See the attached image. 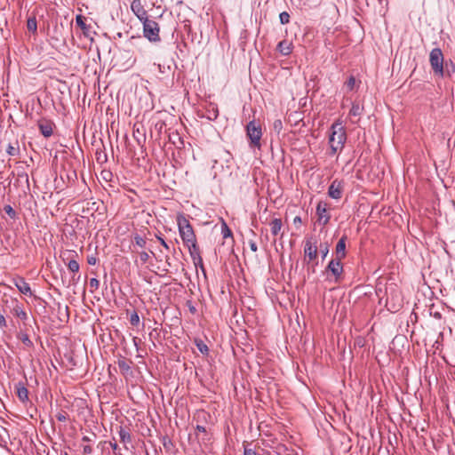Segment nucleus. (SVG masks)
<instances>
[{"label":"nucleus","instance_id":"f257e3e1","mask_svg":"<svg viewBox=\"0 0 455 455\" xmlns=\"http://www.w3.org/2000/svg\"><path fill=\"white\" fill-rule=\"evenodd\" d=\"M347 140V133L345 128L339 121L332 124L331 127V134L329 136L330 156H334L337 152L341 151Z\"/></svg>","mask_w":455,"mask_h":455},{"label":"nucleus","instance_id":"f03ea898","mask_svg":"<svg viewBox=\"0 0 455 455\" xmlns=\"http://www.w3.org/2000/svg\"><path fill=\"white\" fill-rule=\"evenodd\" d=\"M177 224L179 228L180 235L185 245L196 241V237L192 226L189 220L183 214L178 215Z\"/></svg>","mask_w":455,"mask_h":455},{"label":"nucleus","instance_id":"7ed1b4c3","mask_svg":"<svg viewBox=\"0 0 455 455\" xmlns=\"http://www.w3.org/2000/svg\"><path fill=\"white\" fill-rule=\"evenodd\" d=\"M246 135L250 140V147L251 148L260 149V139L262 137V129L260 124H257L254 120L250 121L246 124Z\"/></svg>","mask_w":455,"mask_h":455},{"label":"nucleus","instance_id":"20e7f679","mask_svg":"<svg viewBox=\"0 0 455 455\" xmlns=\"http://www.w3.org/2000/svg\"><path fill=\"white\" fill-rule=\"evenodd\" d=\"M429 62L435 75L443 77V54L440 48H434L429 54Z\"/></svg>","mask_w":455,"mask_h":455},{"label":"nucleus","instance_id":"39448f33","mask_svg":"<svg viewBox=\"0 0 455 455\" xmlns=\"http://www.w3.org/2000/svg\"><path fill=\"white\" fill-rule=\"evenodd\" d=\"M143 24V33L144 36L148 38L150 42H159L160 36L159 31L160 28L156 21L153 20H146L142 22Z\"/></svg>","mask_w":455,"mask_h":455},{"label":"nucleus","instance_id":"423d86ee","mask_svg":"<svg viewBox=\"0 0 455 455\" xmlns=\"http://www.w3.org/2000/svg\"><path fill=\"white\" fill-rule=\"evenodd\" d=\"M127 46L136 49V53L132 60V63H135L138 58L141 59L145 56L147 52L146 49L148 45L142 36H132L127 42Z\"/></svg>","mask_w":455,"mask_h":455},{"label":"nucleus","instance_id":"0eeeda50","mask_svg":"<svg viewBox=\"0 0 455 455\" xmlns=\"http://www.w3.org/2000/svg\"><path fill=\"white\" fill-rule=\"evenodd\" d=\"M331 273L334 277V283H339L342 279L343 265L341 259H332L325 268V273Z\"/></svg>","mask_w":455,"mask_h":455},{"label":"nucleus","instance_id":"6e6552de","mask_svg":"<svg viewBox=\"0 0 455 455\" xmlns=\"http://www.w3.org/2000/svg\"><path fill=\"white\" fill-rule=\"evenodd\" d=\"M317 254H318V251H317L316 242H313L312 237L306 239L305 245H304L305 259H307L308 262L313 261L316 259Z\"/></svg>","mask_w":455,"mask_h":455},{"label":"nucleus","instance_id":"1a4fd4ad","mask_svg":"<svg viewBox=\"0 0 455 455\" xmlns=\"http://www.w3.org/2000/svg\"><path fill=\"white\" fill-rule=\"evenodd\" d=\"M37 126L42 135L45 138H49L53 133V127H55V124L50 119L41 118L37 121Z\"/></svg>","mask_w":455,"mask_h":455},{"label":"nucleus","instance_id":"9d476101","mask_svg":"<svg viewBox=\"0 0 455 455\" xmlns=\"http://www.w3.org/2000/svg\"><path fill=\"white\" fill-rule=\"evenodd\" d=\"M344 189V181L339 180H334L328 188V195L333 199H339L342 196Z\"/></svg>","mask_w":455,"mask_h":455},{"label":"nucleus","instance_id":"9b49d317","mask_svg":"<svg viewBox=\"0 0 455 455\" xmlns=\"http://www.w3.org/2000/svg\"><path fill=\"white\" fill-rule=\"evenodd\" d=\"M202 118H207L210 121H215L219 116L218 106L214 103H207L204 107V111L199 114Z\"/></svg>","mask_w":455,"mask_h":455},{"label":"nucleus","instance_id":"f8f14e48","mask_svg":"<svg viewBox=\"0 0 455 455\" xmlns=\"http://www.w3.org/2000/svg\"><path fill=\"white\" fill-rule=\"evenodd\" d=\"M316 215L318 222L325 226L331 219V215L327 212V204L325 202H319L316 206Z\"/></svg>","mask_w":455,"mask_h":455},{"label":"nucleus","instance_id":"ddd939ff","mask_svg":"<svg viewBox=\"0 0 455 455\" xmlns=\"http://www.w3.org/2000/svg\"><path fill=\"white\" fill-rule=\"evenodd\" d=\"M13 284L19 290V291L24 295L34 296L29 283L22 276H17L12 279Z\"/></svg>","mask_w":455,"mask_h":455},{"label":"nucleus","instance_id":"4468645a","mask_svg":"<svg viewBox=\"0 0 455 455\" xmlns=\"http://www.w3.org/2000/svg\"><path fill=\"white\" fill-rule=\"evenodd\" d=\"M131 9L137 18L141 21L148 20V13L140 0H133L131 4Z\"/></svg>","mask_w":455,"mask_h":455},{"label":"nucleus","instance_id":"2eb2a0df","mask_svg":"<svg viewBox=\"0 0 455 455\" xmlns=\"http://www.w3.org/2000/svg\"><path fill=\"white\" fill-rule=\"evenodd\" d=\"M12 307L11 308V313L14 316L20 318L25 323L26 321L28 319V315L27 312L24 310L22 304L17 299H13L12 301Z\"/></svg>","mask_w":455,"mask_h":455},{"label":"nucleus","instance_id":"dca6fc26","mask_svg":"<svg viewBox=\"0 0 455 455\" xmlns=\"http://www.w3.org/2000/svg\"><path fill=\"white\" fill-rule=\"evenodd\" d=\"M85 20H86V18L84 16H83L82 14H77L76 16V26L81 28L84 36L88 37L91 36L92 26L87 25Z\"/></svg>","mask_w":455,"mask_h":455},{"label":"nucleus","instance_id":"f3484780","mask_svg":"<svg viewBox=\"0 0 455 455\" xmlns=\"http://www.w3.org/2000/svg\"><path fill=\"white\" fill-rule=\"evenodd\" d=\"M346 241L347 236L343 235L336 244L335 254L338 259H343L346 257Z\"/></svg>","mask_w":455,"mask_h":455},{"label":"nucleus","instance_id":"a211bd4d","mask_svg":"<svg viewBox=\"0 0 455 455\" xmlns=\"http://www.w3.org/2000/svg\"><path fill=\"white\" fill-rule=\"evenodd\" d=\"M15 389L20 402L26 403L28 401V390L21 382L15 385Z\"/></svg>","mask_w":455,"mask_h":455},{"label":"nucleus","instance_id":"6ab92c4d","mask_svg":"<svg viewBox=\"0 0 455 455\" xmlns=\"http://www.w3.org/2000/svg\"><path fill=\"white\" fill-rule=\"evenodd\" d=\"M277 50L282 55L287 56L291 52L292 45L288 41L283 40L278 44Z\"/></svg>","mask_w":455,"mask_h":455},{"label":"nucleus","instance_id":"aec40b11","mask_svg":"<svg viewBox=\"0 0 455 455\" xmlns=\"http://www.w3.org/2000/svg\"><path fill=\"white\" fill-rule=\"evenodd\" d=\"M130 363H131V362H128L125 357L120 356V358L117 360V365H118L122 374L126 375L130 372V371H131Z\"/></svg>","mask_w":455,"mask_h":455},{"label":"nucleus","instance_id":"412c9836","mask_svg":"<svg viewBox=\"0 0 455 455\" xmlns=\"http://www.w3.org/2000/svg\"><path fill=\"white\" fill-rule=\"evenodd\" d=\"M283 224L281 219H274L270 222L271 234L275 236L277 235L280 233Z\"/></svg>","mask_w":455,"mask_h":455},{"label":"nucleus","instance_id":"4be33fe9","mask_svg":"<svg viewBox=\"0 0 455 455\" xmlns=\"http://www.w3.org/2000/svg\"><path fill=\"white\" fill-rule=\"evenodd\" d=\"M188 248L189 254L192 259L197 257H201L200 249L197 245L196 241L186 245Z\"/></svg>","mask_w":455,"mask_h":455},{"label":"nucleus","instance_id":"5701e85b","mask_svg":"<svg viewBox=\"0 0 455 455\" xmlns=\"http://www.w3.org/2000/svg\"><path fill=\"white\" fill-rule=\"evenodd\" d=\"M17 338L22 342V344L26 347L31 348L34 347L32 340L29 339L27 333L20 331L18 333Z\"/></svg>","mask_w":455,"mask_h":455},{"label":"nucleus","instance_id":"b1692460","mask_svg":"<svg viewBox=\"0 0 455 455\" xmlns=\"http://www.w3.org/2000/svg\"><path fill=\"white\" fill-rule=\"evenodd\" d=\"M363 108L358 103H353L352 108L349 111V116L357 117L363 114Z\"/></svg>","mask_w":455,"mask_h":455},{"label":"nucleus","instance_id":"393cba45","mask_svg":"<svg viewBox=\"0 0 455 455\" xmlns=\"http://www.w3.org/2000/svg\"><path fill=\"white\" fill-rule=\"evenodd\" d=\"M9 438L10 435L8 430L5 427L0 426V445L6 446Z\"/></svg>","mask_w":455,"mask_h":455},{"label":"nucleus","instance_id":"a878e982","mask_svg":"<svg viewBox=\"0 0 455 455\" xmlns=\"http://www.w3.org/2000/svg\"><path fill=\"white\" fill-rule=\"evenodd\" d=\"M119 437L122 443H130L132 441L131 435L123 427H119Z\"/></svg>","mask_w":455,"mask_h":455},{"label":"nucleus","instance_id":"bb28decb","mask_svg":"<svg viewBox=\"0 0 455 455\" xmlns=\"http://www.w3.org/2000/svg\"><path fill=\"white\" fill-rule=\"evenodd\" d=\"M6 153L11 156H18L20 154L19 143L16 142L15 145L9 144L6 148Z\"/></svg>","mask_w":455,"mask_h":455},{"label":"nucleus","instance_id":"cd10ccee","mask_svg":"<svg viewBox=\"0 0 455 455\" xmlns=\"http://www.w3.org/2000/svg\"><path fill=\"white\" fill-rule=\"evenodd\" d=\"M195 344H196L197 349L203 355H208V353H209L208 346L202 339H196Z\"/></svg>","mask_w":455,"mask_h":455},{"label":"nucleus","instance_id":"c85d7f7f","mask_svg":"<svg viewBox=\"0 0 455 455\" xmlns=\"http://www.w3.org/2000/svg\"><path fill=\"white\" fill-rule=\"evenodd\" d=\"M27 28L29 31L35 33L36 32V29H37V22H36V19L35 16L33 17H30L28 19V21H27Z\"/></svg>","mask_w":455,"mask_h":455},{"label":"nucleus","instance_id":"c756f323","mask_svg":"<svg viewBox=\"0 0 455 455\" xmlns=\"http://www.w3.org/2000/svg\"><path fill=\"white\" fill-rule=\"evenodd\" d=\"M455 72V65L450 61V62H445L444 64V72H443V76H451L452 73Z\"/></svg>","mask_w":455,"mask_h":455},{"label":"nucleus","instance_id":"7c9ffc66","mask_svg":"<svg viewBox=\"0 0 455 455\" xmlns=\"http://www.w3.org/2000/svg\"><path fill=\"white\" fill-rule=\"evenodd\" d=\"M68 268L71 272L76 273L79 271L80 266H79V263L76 259H70L68 263Z\"/></svg>","mask_w":455,"mask_h":455},{"label":"nucleus","instance_id":"2f4dec72","mask_svg":"<svg viewBox=\"0 0 455 455\" xmlns=\"http://www.w3.org/2000/svg\"><path fill=\"white\" fill-rule=\"evenodd\" d=\"M221 233L224 238L232 237V232L225 221L221 225Z\"/></svg>","mask_w":455,"mask_h":455},{"label":"nucleus","instance_id":"473e14b6","mask_svg":"<svg viewBox=\"0 0 455 455\" xmlns=\"http://www.w3.org/2000/svg\"><path fill=\"white\" fill-rule=\"evenodd\" d=\"M134 243L137 246L140 248H144L147 244L146 239L140 236V235L136 234L134 235Z\"/></svg>","mask_w":455,"mask_h":455},{"label":"nucleus","instance_id":"72a5a7b5","mask_svg":"<svg viewBox=\"0 0 455 455\" xmlns=\"http://www.w3.org/2000/svg\"><path fill=\"white\" fill-rule=\"evenodd\" d=\"M4 211L5 212V213L12 220H15L16 217H17V213L16 212L14 211V209L11 206V205H5L4 207Z\"/></svg>","mask_w":455,"mask_h":455},{"label":"nucleus","instance_id":"f704fd0d","mask_svg":"<svg viewBox=\"0 0 455 455\" xmlns=\"http://www.w3.org/2000/svg\"><path fill=\"white\" fill-rule=\"evenodd\" d=\"M320 253H321V256H322V259L323 260L326 256L328 255L329 253V244L328 243H321L320 244Z\"/></svg>","mask_w":455,"mask_h":455},{"label":"nucleus","instance_id":"c9c22d12","mask_svg":"<svg viewBox=\"0 0 455 455\" xmlns=\"http://www.w3.org/2000/svg\"><path fill=\"white\" fill-rule=\"evenodd\" d=\"M130 323L133 326H137L140 323V316L136 311H133L130 315Z\"/></svg>","mask_w":455,"mask_h":455},{"label":"nucleus","instance_id":"e433bc0d","mask_svg":"<svg viewBox=\"0 0 455 455\" xmlns=\"http://www.w3.org/2000/svg\"><path fill=\"white\" fill-rule=\"evenodd\" d=\"M280 23L283 25L290 22V14L287 12H283L279 14Z\"/></svg>","mask_w":455,"mask_h":455},{"label":"nucleus","instance_id":"4c0bfd02","mask_svg":"<svg viewBox=\"0 0 455 455\" xmlns=\"http://www.w3.org/2000/svg\"><path fill=\"white\" fill-rule=\"evenodd\" d=\"M68 418V414L65 411H60L56 414V419L60 422H65Z\"/></svg>","mask_w":455,"mask_h":455},{"label":"nucleus","instance_id":"58836bf2","mask_svg":"<svg viewBox=\"0 0 455 455\" xmlns=\"http://www.w3.org/2000/svg\"><path fill=\"white\" fill-rule=\"evenodd\" d=\"M192 260H193V263H194L196 267H200L203 270V272H204V263H203L202 257L195 258Z\"/></svg>","mask_w":455,"mask_h":455},{"label":"nucleus","instance_id":"ea45409f","mask_svg":"<svg viewBox=\"0 0 455 455\" xmlns=\"http://www.w3.org/2000/svg\"><path fill=\"white\" fill-rule=\"evenodd\" d=\"M355 84V79L354 76H350L348 80L346 82V86L349 91L354 90Z\"/></svg>","mask_w":455,"mask_h":455},{"label":"nucleus","instance_id":"a19ab883","mask_svg":"<svg viewBox=\"0 0 455 455\" xmlns=\"http://www.w3.org/2000/svg\"><path fill=\"white\" fill-rule=\"evenodd\" d=\"M89 284L92 289L97 290L100 286V281L97 278H91Z\"/></svg>","mask_w":455,"mask_h":455},{"label":"nucleus","instance_id":"79ce46f5","mask_svg":"<svg viewBox=\"0 0 455 455\" xmlns=\"http://www.w3.org/2000/svg\"><path fill=\"white\" fill-rule=\"evenodd\" d=\"M148 259H149V255L147 251L140 252V259L142 263L148 262Z\"/></svg>","mask_w":455,"mask_h":455},{"label":"nucleus","instance_id":"37998d69","mask_svg":"<svg viewBox=\"0 0 455 455\" xmlns=\"http://www.w3.org/2000/svg\"><path fill=\"white\" fill-rule=\"evenodd\" d=\"M273 126H274L275 131L279 132L282 130V128H283L282 121L281 120H275L274 122Z\"/></svg>","mask_w":455,"mask_h":455},{"label":"nucleus","instance_id":"c03bdc74","mask_svg":"<svg viewBox=\"0 0 455 455\" xmlns=\"http://www.w3.org/2000/svg\"><path fill=\"white\" fill-rule=\"evenodd\" d=\"M430 315L435 317V319H441L442 318V315L440 312L438 311H433V308L430 309Z\"/></svg>","mask_w":455,"mask_h":455},{"label":"nucleus","instance_id":"a18cd8bd","mask_svg":"<svg viewBox=\"0 0 455 455\" xmlns=\"http://www.w3.org/2000/svg\"><path fill=\"white\" fill-rule=\"evenodd\" d=\"M249 246L252 251L256 252L258 251V246L254 241H249Z\"/></svg>","mask_w":455,"mask_h":455},{"label":"nucleus","instance_id":"49530a36","mask_svg":"<svg viewBox=\"0 0 455 455\" xmlns=\"http://www.w3.org/2000/svg\"><path fill=\"white\" fill-rule=\"evenodd\" d=\"M97 260L98 259L95 256H90L87 258V262L89 265H95Z\"/></svg>","mask_w":455,"mask_h":455},{"label":"nucleus","instance_id":"de8ad7c7","mask_svg":"<svg viewBox=\"0 0 455 455\" xmlns=\"http://www.w3.org/2000/svg\"><path fill=\"white\" fill-rule=\"evenodd\" d=\"M4 327H6V320L4 315L0 313V328L3 329Z\"/></svg>","mask_w":455,"mask_h":455},{"label":"nucleus","instance_id":"09e8293b","mask_svg":"<svg viewBox=\"0 0 455 455\" xmlns=\"http://www.w3.org/2000/svg\"><path fill=\"white\" fill-rule=\"evenodd\" d=\"M243 454L244 455H256V451L251 448H245Z\"/></svg>","mask_w":455,"mask_h":455},{"label":"nucleus","instance_id":"8fccbe9b","mask_svg":"<svg viewBox=\"0 0 455 455\" xmlns=\"http://www.w3.org/2000/svg\"><path fill=\"white\" fill-rule=\"evenodd\" d=\"M83 451L84 454H91L92 452V448L90 445H85L83 448Z\"/></svg>","mask_w":455,"mask_h":455},{"label":"nucleus","instance_id":"3c124183","mask_svg":"<svg viewBox=\"0 0 455 455\" xmlns=\"http://www.w3.org/2000/svg\"><path fill=\"white\" fill-rule=\"evenodd\" d=\"M157 239L158 241L160 242V243L166 249V250H169V245L168 243L164 241V239H163L161 236H157Z\"/></svg>","mask_w":455,"mask_h":455},{"label":"nucleus","instance_id":"603ef678","mask_svg":"<svg viewBox=\"0 0 455 455\" xmlns=\"http://www.w3.org/2000/svg\"><path fill=\"white\" fill-rule=\"evenodd\" d=\"M196 430L197 432H200V433H205L206 432L205 427L201 426V425H197L196 427Z\"/></svg>","mask_w":455,"mask_h":455},{"label":"nucleus","instance_id":"864d4df0","mask_svg":"<svg viewBox=\"0 0 455 455\" xmlns=\"http://www.w3.org/2000/svg\"><path fill=\"white\" fill-rule=\"evenodd\" d=\"M301 223V218L299 216H296L294 219H293V224L294 225H298V224H300Z\"/></svg>","mask_w":455,"mask_h":455},{"label":"nucleus","instance_id":"5fc2aeb1","mask_svg":"<svg viewBox=\"0 0 455 455\" xmlns=\"http://www.w3.org/2000/svg\"><path fill=\"white\" fill-rule=\"evenodd\" d=\"M82 441L84 442V443H90L92 441V439L87 435H84L83 438H82Z\"/></svg>","mask_w":455,"mask_h":455},{"label":"nucleus","instance_id":"6e6d98bb","mask_svg":"<svg viewBox=\"0 0 455 455\" xmlns=\"http://www.w3.org/2000/svg\"><path fill=\"white\" fill-rule=\"evenodd\" d=\"M110 445L114 451H116L118 449V445L116 443H111Z\"/></svg>","mask_w":455,"mask_h":455},{"label":"nucleus","instance_id":"4d7b16f0","mask_svg":"<svg viewBox=\"0 0 455 455\" xmlns=\"http://www.w3.org/2000/svg\"><path fill=\"white\" fill-rule=\"evenodd\" d=\"M101 174L103 175L104 179H107L108 176H111L112 175L111 172H102Z\"/></svg>","mask_w":455,"mask_h":455},{"label":"nucleus","instance_id":"13d9d810","mask_svg":"<svg viewBox=\"0 0 455 455\" xmlns=\"http://www.w3.org/2000/svg\"><path fill=\"white\" fill-rule=\"evenodd\" d=\"M190 311H191L192 313H195V312H196V308H195V307H190Z\"/></svg>","mask_w":455,"mask_h":455},{"label":"nucleus","instance_id":"bf43d9fd","mask_svg":"<svg viewBox=\"0 0 455 455\" xmlns=\"http://www.w3.org/2000/svg\"><path fill=\"white\" fill-rule=\"evenodd\" d=\"M64 455H68V454L67 452H65Z\"/></svg>","mask_w":455,"mask_h":455}]
</instances>
